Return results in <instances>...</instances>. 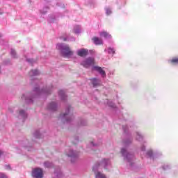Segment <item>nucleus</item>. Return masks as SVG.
<instances>
[{"label":"nucleus","mask_w":178,"mask_h":178,"mask_svg":"<svg viewBox=\"0 0 178 178\" xmlns=\"http://www.w3.org/2000/svg\"><path fill=\"white\" fill-rule=\"evenodd\" d=\"M51 92H52V86H47L43 88L36 87L34 88L33 92L24 93L21 98L25 104H31L34 97L40 95H49Z\"/></svg>","instance_id":"nucleus-1"},{"label":"nucleus","mask_w":178,"mask_h":178,"mask_svg":"<svg viewBox=\"0 0 178 178\" xmlns=\"http://www.w3.org/2000/svg\"><path fill=\"white\" fill-rule=\"evenodd\" d=\"M102 168H104L106 170H109V168H111V159H103L94 165L92 170L95 173V178H106L105 174L99 172V169H102Z\"/></svg>","instance_id":"nucleus-2"},{"label":"nucleus","mask_w":178,"mask_h":178,"mask_svg":"<svg viewBox=\"0 0 178 178\" xmlns=\"http://www.w3.org/2000/svg\"><path fill=\"white\" fill-rule=\"evenodd\" d=\"M73 119H74L73 108L70 106H68L65 108V111L62 113L59 116V120H61L63 123H70Z\"/></svg>","instance_id":"nucleus-3"},{"label":"nucleus","mask_w":178,"mask_h":178,"mask_svg":"<svg viewBox=\"0 0 178 178\" xmlns=\"http://www.w3.org/2000/svg\"><path fill=\"white\" fill-rule=\"evenodd\" d=\"M56 49H58V51H60L61 54L64 58H72V56H73V51L70 49V47L67 44L58 43L56 45Z\"/></svg>","instance_id":"nucleus-4"},{"label":"nucleus","mask_w":178,"mask_h":178,"mask_svg":"<svg viewBox=\"0 0 178 178\" xmlns=\"http://www.w3.org/2000/svg\"><path fill=\"white\" fill-rule=\"evenodd\" d=\"M120 154L124 158V162H127L129 166H133V163H134V154L127 152V149L125 147L121 148Z\"/></svg>","instance_id":"nucleus-5"},{"label":"nucleus","mask_w":178,"mask_h":178,"mask_svg":"<svg viewBox=\"0 0 178 178\" xmlns=\"http://www.w3.org/2000/svg\"><path fill=\"white\" fill-rule=\"evenodd\" d=\"M65 154L70 158L72 163H74L79 158V152L73 150L72 149H67L65 152Z\"/></svg>","instance_id":"nucleus-6"},{"label":"nucleus","mask_w":178,"mask_h":178,"mask_svg":"<svg viewBox=\"0 0 178 178\" xmlns=\"http://www.w3.org/2000/svg\"><path fill=\"white\" fill-rule=\"evenodd\" d=\"M81 65L83 66V67L88 68L90 66H94V65H95V60L92 57H88L82 60Z\"/></svg>","instance_id":"nucleus-7"},{"label":"nucleus","mask_w":178,"mask_h":178,"mask_svg":"<svg viewBox=\"0 0 178 178\" xmlns=\"http://www.w3.org/2000/svg\"><path fill=\"white\" fill-rule=\"evenodd\" d=\"M32 177L33 178H44V170L40 168H34L32 170Z\"/></svg>","instance_id":"nucleus-8"},{"label":"nucleus","mask_w":178,"mask_h":178,"mask_svg":"<svg viewBox=\"0 0 178 178\" xmlns=\"http://www.w3.org/2000/svg\"><path fill=\"white\" fill-rule=\"evenodd\" d=\"M48 111H51V112H55V111H58V103L56 102H51L47 105Z\"/></svg>","instance_id":"nucleus-9"},{"label":"nucleus","mask_w":178,"mask_h":178,"mask_svg":"<svg viewBox=\"0 0 178 178\" xmlns=\"http://www.w3.org/2000/svg\"><path fill=\"white\" fill-rule=\"evenodd\" d=\"M92 70H95L96 72H98V73L102 76V77H106V73L105 72V70L102 69L101 67L98 66H94L92 67Z\"/></svg>","instance_id":"nucleus-10"},{"label":"nucleus","mask_w":178,"mask_h":178,"mask_svg":"<svg viewBox=\"0 0 178 178\" xmlns=\"http://www.w3.org/2000/svg\"><path fill=\"white\" fill-rule=\"evenodd\" d=\"M79 56H87L88 55V50L86 49H81L76 51Z\"/></svg>","instance_id":"nucleus-11"},{"label":"nucleus","mask_w":178,"mask_h":178,"mask_svg":"<svg viewBox=\"0 0 178 178\" xmlns=\"http://www.w3.org/2000/svg\"><path fill=\"white\" fill-rule=\"evenodd\" d=\"M58 96L60 98L61 101H66V99H67V96L66 95V93L63 90H60L58 91Z\"/></svg>","instance_id":"nucleus-12"},{"label":"nucleus","mask_w":178,"mask_h":178,"mask_svg":"<svg viewBox=\"0 0 178 178\" xmlns=\"http://www.w3.org/2000/svg\"><path fill=\"white\" fill-rule=\"evenodd\" d=\"M91 83L93 87H97L98 86H101V79L97 78H92L91 79Z\"/></svg>","instance_id":"nucleus-13"},{"label":"nucleus","mask_w":178,"mask_h":178,"mask_svg":"<svg viewBox=\"0 0 178 178\" xmlns=\"http://www.w3.org/2000/svg\"><path fill=\"white\" fill-rule=\"evenodd\" d=\"M33 136L35 138H41V137H42V133H41V129H36L33 132Z\"/></svg>","instance_id":"nucleus-14"},{"label":"nucleus","mask_w":178,"mask_h":178,"mask_svg":"<svg viewBox=\"0 0 178 178\" xmlns=\"http://www.w3.org/2000/svg\"><path fill=\"white\" fill-rule=\"evenodd\" d=\"M38 74H40V71L38 70H32L29 73V76L31 78L35 77V76H38Z\"/></svg>","instance_id":"nucleus-15"},{"label":"nucleus","mask_w":178,"mask_h":178,"mask_svg":"<svg viewBox=\"0 0 178 178\" xmlns=\"http://www.w3.org/2000/svg\"><path fill=\"white\" fill-rule=\"evenodd\" d=\"M135 136L137 141H143V140H144V136H143L140 131H136Z\"/></svg>","instance_id":"nucleus-16"},{"label":"nucleus","mask_w":178,"mask_h":178,"mask_svg":"<svg viewBox=\"0 0 178 178\" xmlns=\"http://www.w3.org/2000/svg\"><path fill=\"white\" fill-rule=\"evenodd\" d=\"M19 118H22V119H25V118H27V113H26V111L23 109L19 110Z\"/></svg>","instance_id":"nucleus-17"},{"label":"nucleus","mask_w":178,"mask_h":178,"mask_svg":"<svg viewBox=\"0 0 178 178\" xmlns=\"http://www.w3.org/2000/svg\"><path fill=\"white\" fill-rule=\"evenodd\" d=\"M147 158L152 159L154 157V150L152 149H149L146 152Z\"/></svg>","instance_id":"nucleus-18"},{"label":"nucleus","mask_w":178,"mask_h":178,"mask_svg":"<svg viewBox=\"0 0 178 178\" xmlns=\"http://www.w3.org/2000/svg\"><path fill=\"white\" fill-rule=\"evenodd\" d=\"M73 31L75 34H80L81 33V27L79 25L74 26Z\"/></svg>","instance_id":"nucleus-19"},{"label":"nucleus","mask_w":178,"mask_h":178,"mask_svg":"<svg viewBox=\"0 0 178 178\" xmlns=\"http://www.w3.org/2000/svg\"><path fill=\"white\" fill-rule=\"evenodd\" d=\"M92 41L95 44V45H101L102 44V40L99 38H93Z\"/></svg>","instance_id":"nucleus-20"},{"label":"nucleus","mask_w":178,"mask_h":178,"mask_svg":"<svg viewBox=\"0 0 178 178\" xmlns=\"http://www.w3.org/2000/svg\"><path fill=\"white\" fill-rule=\"evenodd\" d=\"M105 104H106L108 105V106H110V108H116V106L111 100H108V99L106 100Z\"/></svg>","instance_id":"nucleus-21"},{"label":"nucleus","mask_w":178,"mask_h":178,"mask_svg":"<svg viewBox=\"0 0 178 178\" xmlns=\"http://www.w3.org/2000/svg\"><path fill=\"white\" fill-rule=\"evenodd\" d=\"M54 174L58 178H60L61 176H63V174L62 173V171L60 170V168H58L57 170H56L54 172Z\"/></svg>","instance_id":"nucleus-22"},{"label":"nucleus","mask_w":178,"mask_h":178,"mask_svg":"<svg viewBox=\"0 0 178 178\" xmlns=\"http://www.w3.org/2000/svg\"><path fill=\"white\" fill-rule=\"evenodd\" d=\"M100 35L102 37H104V38H111V35L108 33L107 32L102 31L100 33Z\"/></svg>","instance_id":"nucleus-23"},{"label":"nucleus","mask_w":178,"mask_h":178,"mask_svg":"<svg viewBox=\"0 0 178 178\" xmlns=\"http://www.w3.org/2000/svg\"><path fill=\"white\" fill-rule=\"evenodd\" d=\"M131 143H133V139L127 138L124 140V145L125 146L130 145Z\"/></svg>","instance_id":"nucleus-24"},{"label":"nucleus","mask_w":178,"mask_h":178,"mask_svg":"<svg viewBox=\"0 0 178 178\" xmlns=\"http://www.w3.org/2000/svg\"><path fill=\"white\" fill-rule=\"evenodd\" d=\"M49 9V8L48 7H44L43 8L42 10H40V13L42 15H45V13H47V12H48V10Z\"/></svg>","instance_id":"nucleus-25"},{"label":"nucleus","mask_w":178,"mask_h":178,"mask_svg":"<svg viewBox=\"0 0 178 178\" xmlns=\"http://www.w3.org/2000/svg\"><path fill=\"white\" fill-rule=\"evenodd\" d=\"M10 54L13 58H17V54H16V51H15V49H11Z\"/></svg>","instance_id":"nucleus-26"},{"label":"nucleus","mask_w":178,"mask_h":178,"mask_svg":"<svg viewBox=\"0 0 178 178\" xmlns=\"http://www.w3.org/2000/svg\"><path fill=\"white\" fill-rule=\"evenodd\" d=\"M44 168H51V167H52V163H51L49 161H46L44 163Z\"/></svg>","instance_id":"nucleus-27"},{"label":"nucleus","mask_w":178,"mask_h":178,"mask_svg":"<svg viewBox=\"0 0 178 178\" xmlns=\"http://www.w3.org/2000/svg\"><path fill=\"white\" fill-rule=\"evenodd\" d=\"M105 10H106V15H107V16H109V15L112 13V10H111L109 7H106L105 8Z\"/></svg>","instance_id":"nucleus-28"},{"label":"nucleus","mask_w":178,"mask_h":178,"mask_svg":"<svg viewBox=\"0 0 178 178\" xmlns=\"http://www.w3.org/2000/svg\"><path fill=\"white\" fill-rule=\"evenodd\" d=\"M170 62L174 65L178 64V58H174L172 60H170Z\"/></svg>","instance_id":"nucleus-29"},{"label":"nucleus","mask_w":178,"mask_h":178,"mask_svg":"<svg viewBox=\"0 0 178 178\" xmlns=\"http://www.w3.org/2000/svg\"><path fill=\"white\" fill-rule=\"evenodd\" d=\"M107 50H108V54H110L112 55H113V54H115V49H113V48L109 47L108 49H107Z\"/></svg>","instance_id":"nucleus-30"},{"label":"nucleus","mask_w":178,"mask_h":178,"mask_svg":"<svg viewBox=\"0 0 178 178\" xmlns=\"http://www.w3.org/2000/svg\"><path fill=\"white\" fill-rule=\"evenodd\" d=\"M63 41H75V39L74 38H64L63 39Z\"/></svg>","instance_id":"nucleus-31"},{"label":"nucleus","mask_w":178,"mask_h":178,"mask_svg":"<svg viewBox=\"0 0 178 178\" xmlns=\"http://www.w3.org/2000/svg\"><path fill=\"white\" fill-rule=\"evenodd\" d=\"M86 124H87V122H86V120H81L79 126H86Z\"/></svg>","instance_id":"nucleus-32"},{"label":"nucleus","mask_w":178,"mask_h":178,"mask_svg":"<svg viewBox=\"0 0 178 178\" xmlns=\"http://www.w3.org/2000/svg\"><path fill=\"white\" fill-rule=\"evenodd\" d=\"M5 169H6V170H12V168L10 167V165H5Z\"/></svg>","instance_id":"nucleus-33"},{"label":"nucleus","mask_w":178,"mask_h":178,"mask_svg":"<svg viewBox=\"0 0 178 178\" xmlns=\"http://www.w3.org/2000/svg\"><path fill=\"white\" fill-rule=\"evenodd\" d=\"M145 149H146L145 145H143L140 147V151H142L143 152H145Z\"/></svg>","instance_id":"nucleus-34"},{"label":"nucleus","mask_w":178,"mask_h":178,"mask_svg":"<svg viewBox=\"0 0 178 178\" xmlns=\"http://www.w3.org/2000/svg\"><path fill=\"white\" fill-rule=\"evenodd\" d=\"M0 178H8V176L3 173H0Z\"/></svg>","instance_id":"nucleus-35"},{"label":"nucleus","mask_w":178,"mask_h":178,"mask_svg":"<svg viewBox=\"0 0 178 178\" xmlns=\"http://www.w3.org/2000/svg\"><path fill=\"white\" fill-rule=\"evenodd\" d=\"M27 62H29V63H33L34 62V60L32 58H28L26 59Z\"/></svg>","instance_id":"nucleus-36"},{"label":"nucleus","mask_w":178,"mask_h":178,"mask_svg":"<svg viewBox=\"0 0 178 178\" xmlns=\"http://www.w3.org/2000/svg\"><path fill=\"white\" fill-rule=\"evenodd\" d=\"M90 146H91V147H94V146H95V143H94V142H92H92H90Z\"/></svg>","instance_id":"nucleus-37"},{"label":"nucleus","mask_w":178,"mask_h":178,"mask_svg":"<svg viewBox=\"0 0 178 178\" xmlns=\"http://www.w3.org/2000/svg\"><path fill=\"white\" fill-rule=\"evenodd\" d=\"M3 152H2V150H0V156H2V155H3Z\"/></svg>","instance_id":"nucleus-38"},{"label":"nucleus","mask_w":178,"mask_h":178,"mask_svg":"<svg viewBox=\"0 0 178 178\" xmlns=\"http://www.w3.org/2000/svg\"><path fill=\"white\" fill-rule=\"evenodd\" d=\"M3 13V10H2V9L0 8V15H2Z\"/></svg>","instance_id":"nucleus-39"},{"label":"nucleus","mask_w":178,"mask_h":178,"mask_svg":"<svg viewBox=\"0 0 178 178\" xmlns=\"http://www.w3.org/2000/svg\"><path fill=\"white\" fill-rule=\"evenodd\" d=\"M126 127H123V129L124 130V131H126Z\"/></svg>","instance_id":"nucleus-40"},{"label":"nucleus","mask_w":178,"mask_h":178,"mask_svg":"<svg viewBox=\"0 0 178 178\" xmlns=\"http://www.w3.org/2000/svg\"><path fill=\"white\" fill-rule=\"evenodd\" d=\"M164 170H166V168L163 167Z\"/></svg>","instance_id":"nucleus-41"},{"label":"nucleus","mask_w":178,"mask_h":178,"mask_svg":"<svg viewBox=\"0 0 178 178\" xmlns=\"http://www.w3.org/2000/svg\"><path fill=\"white\" fill-rule=\"evenodd\" d=\"M168 168H169V166L167 165V166H166V168L168 169Z\"/></svg>","instance_id":"nucleus-42"},{"label":"nucleus","mask_w":178,"mask_h":178,"mask_svg":"<svg viewBox=\"0 0 178 178\" xmlns=\"http://www.w3.org/2000/svg\"><path fill=\"white\" fill-rule=\"evenodd\" d=\"M46 1H48V0H46Z\"/></svg>","instance_id":"nucleus-43"}]
</instances>
